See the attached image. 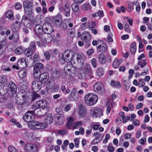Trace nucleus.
<instances>
[{
	"label": "nucleus",
	"mask_w": 152,
	"mask_h": 152,
	"mask_svg": "<svg viewBox=\"0 0 152 152\" xmlns=\"http://www.w3.org/2000/svg\"><path fill=\"white\" fill-rule=\"evenodd\" d=\"M32 112L31 110L28 111L23 117V118L25 121L28 122V127L33 129H40L44 128L45 126V124L33 120L34 115Z\"/></svg>",
	"instance_id": "nucleus-1"
},
{
	"label": "nucleus",
	"mask_w": 152,
	"mask_h": 152,
	"mask_svg": "<svg viewBox=\"0 0 152 152\" xmlns=\"http://www.w3.org/2000/svg\"><path fill=\"white\" fill-rule=\"evenodd\" d=\"M75 53L72 50H66L63 53H60L59 55V59L60 61H62V63H64L65 62L69 63L73 59Z\"/></svg>",
	"instance_id": "nucleus-2"
},
{
	"label": "nucleus",
	"mask_w": 152,
	"mask_h": 152,
	"mask_svg": "<svg viewBox=\"0 0 152 152\" xmlns=\"http://www.w3.org/2000/svg\"><path fill=\"white\" fill-rule=\"evenodd\" d=\"M98 99L97 96L91 93L87 94L85 98L86 104L89 106H92L96 103Z\"/></svg>",
	"instance_id": "nucleus-3"
},
{
	"label": "nucleus",
	"mask_w": 152,
	"mask_h": 152,
	"mask_svg": "<svg viewBox=\"0 0 152 152\" xmlns=\"http://www.w3.org/2000/svg\"><path fill=\"white\" fill-rule=\"evenodd\" d=\"M21 23L24 26L30 29L32 28L33 25H34L36 26L38 25L35 20H34L32 23L31 21L25 15H24L22 17Z\"/></svg>",
	"instance_id": "nucleus-4"
},
{
	"label": "nucleus",
	"mask_w": 152,
	"mask_h": 152,
	"mask_svg": "<svg viewBox=\"0 0 152 152\" xmlns=\"http://www.w3.org/2000/svg\"><path fill=\"white\" fill-rule=\"evenodd\" d=\"M94 91L96 93L99 94H103L104 92V89L101 82H98L94 84Z\"/></svg>",
	"instance_id": "nucleus-5"
},
{
	"label": "nucleus",
	"mask_w": 152,
	"mask_h": 152,
	"mask_svg": "<svg viewBox=\"0 0 152 152\" xmlns=\"http://www.w3.org/2000/svg\"><path fill=\"white\" fill-rule=\"evenodd\" d=\"M40 40L42 43H49L52 40V37L50 34L44 33L42 34L40 37Z\"/></svg>",
	"instance_id": "nucleus-6"
},
{
	"label": "nucleus",
	"mask_w": 152,
	"mask_h": 152,
	"mask_svg": "<svg viewBox=\"0 0 152 152\" xmlns=\"http://www.w3.org/2000/svg\"><path fill=\"white\" fill-rule=\"evenodd\" d=\"M39 80L40 82L43 84H48L49 83L50 81L48 73L44 72L40 74Z\"/></svg>",
	"instance_id": "nucleus-7"
},
{
	"label": "nucleus",
	"mask_w": 152,
	"mask_h": 152,
	"mask_svg": "<svg viewBox=\"0 0 152 152\" xmlns=\"http://www.w3.org/2000/svg\"><path fill=\"white\" fill-rule=\"evenodd\" d=\"M43 29L45 33L50 34L54 31L52 26L50 23L46 22L43 25Z\"/></svg>",
	"instance_id": "nucleus-8"
},
{
	"label": "nucleus",
	"mask_w": 152,
	"mask_h": 152,
	"mask_svg": "<svg viewBox=\"0 0 152 152\" xmlns=\"http://www.w3.org/2000/svg\"><path fill=\"white\" fill-rule=\"evenodd\" d=\"M25 98L28 99L30 101H34L35 99L39 97V95L33 93L31 92H27L24 96Z\"/></svg>",
	"instance_id": "nucleus-9"
},
{
	"label": "nucleus",
	"mask_w": 152,
	"mask_h": 152,
	"mask_svg": "<svg viewBox=\"0 0 152 152\" xmlns=\"http://www.w3.org/2000/svg\"><path fill=\"white\" fill-rule=\"evenodd\" d=\"M91 112L93 113L92 116L94 118L99 117L103 115L102 110L99 108L95 107L91 110Z\"/></svg>",
	"instance_id": "nucleus-10"
},
{
	"label": "nucleus",
	"mask_w": 152,
	"mask_h": 152,
	"mask_svg": "<svg viewBox=\"0 0 152 152\" xmlns=\"http://www.w3.org/2000/svg\"><path fill=\"white\" fill-rule=\"evenodd\" d=\"M42 83L38 81H34L32 83V88L34 92H37L41 89Z\"/></svg>",
	"instance_id": "nucleus-11"
},
{
	"label": "nucleus",
	"mask_w": 152,
	"mask_h": 152,
	"mask_svg": "<svg viewBox=\"0 0 152 152\" xmlns=\"http://www.w3.org/2000/svg\"><path fill=\"white\" fill-rule=\"evenodd\" d=\"M54 23L55 26L61 27L62 24L61 16L60 14H58L53 18Z\"/></svg>",
	"instance_id": "nucleus-12"
},
{
	"label": "nucleus",
	"mask_w": 152,
	"mask_h": 152,
	"mask_svg": "<svg viewBox=\"0 0 152 152\" xmlns=\"http://www.w3.org/2000/svg\"><path fill=\"white\" fill-rule=\"evenodd\" d=\"M26 151L28 152H37L38 151V148L35 146L34 148L33 145L31 144H28L25 146Z\"/></svg>",
	"instance_id": "nucleus-13"
},
{
	"label": "nucleus",
	"mask_w": 152,
	"mask_h": 152,
	"mask_svg": "<svg viewBox=\"0 0 152 152\" xmlns=\"http://www.w3.org/2000/svg\"><path fill=\"white\" fill-rule=\"evenodd\" d=\"M91 37V35L89 33L84 31L82 33L81 39L83 41L87 42L90 40Z\"/></svg>",
	"instance_id": "nucleus-14"
},
{
	"label": "nucleus",
	"mask_w": 152,
	"mask_h": 152,
	"mask_svg": "<svg viewBox=\"0 0 152 152\" xmlns=\"http://www.w3.org/2000/svg\"><path fill=\"white\" fill-rule=\"evenodd\" d=\"M37 104L39 107L42 108V110H43L47 108L48 105V103L45 100H42L37 101Z\"/></svg>",
	"instance_id": "nucleus-15"
},
{
	"label": "nucleus",
	"mask_w": 152,
	"mask_h": 152,
	"mask_svg": "<svg viewBox=\"0 0 152 152\" xmlns=\"http://www.w3.org/2000/svg\"><path fill=\"white\" fill-rule=\"evenodd\" d=\"M79 115L80 118H83L86 116L87 113V110L85 107L83 105L81 104L79 107Z\"/></svg>",
	"instance_id": "nucleus-16"
},
{
	"label": "nucleus",
	"mask_w": 152,
	"mask_h": 152,
	"mask_svg": "<svg viewBox=\"0 0 152 152\" xmlns=\"http://www.w3.org/2000/svg\"><path fill=\"white\" fill-rule=\"evenodd\" d=\"M76 67L77 68L80 69L83 67L84 64V61L83 58L80 55H77V57Z\"/></svg>",
	"instance_id": "nucleus-17"
},
{
	"label": "nucleus",
	"mask_w": 152,
	"mask_h": 152,
	"mask_svg": "<svg viewBox=\"0 0 152 152\" xmlns=\"http://www.w3.org/2000/svg\"><path fill=\"white\" fill-rule=\"evenodd\" d=\"M18 66L19 68L24 69L25 68L27 65L26 60L24 58L20 59L18 62Z\"/></svg>",
	"instance_id": "nucleus-18"
},
{
	"label": "nucleus",
	"mask_w": 152,
	"mask_h": 152,
	"mask_svg": "<svg viewBox=\"0 0 152 152\" xmlns=\"http://www.w3.org/2000/svg\"><path fill=\"white\" fill-rule=\"evenodd\" d=\"M76 92L77 88H74L68 96V98L70 101H74L75 100Z\"/></svg>",
	"instance_id": "nucleus-19"
},
{
	"label": "nucleus",
	"mask_w": 152,
	"mask_h": 152,
	"mask_svg": "<svg viewBox=\"0 0 152 152\" xmlns=\"http://www.w3.org/2000/svg\"><path fill=\"white\" fill-rule=\"evenodd\" d=\"M24 9H32L33 7V3L28 0H25L23 3Z\"/></svg>",
	"instance_id": "nucleus-20"
},
{
	"label": "nucleus",
	"mask_w": 152,
	"mask_h": 152,
	"mask_svg": "<svg viewBox=\"0 0 152 152\" xmlns=\"http://www.w3.org/2000/svg\"><path fill=\"white\" fill-rule=\"evenodd\" d=\"M23 96L20 98L19 97H16V103L18 105L17 107L19 110H21V108H20L19 106H21V107H22L24 103V100Z\"/></svg>",
	"instance_id": "nucleus-21"
},
{
	"label": "nucleus",
	"mask_w": 152,
	"mask_h": 152,
	"mask_svg": "<svg viewBox=\"0 0 152 152\" xmlns=\"http://www.w3.org/2000/svg\"><path fill=\"white\" fill-rule=\"evenodd\" d=\"M43 110H42V109L41 110L40 108H36L34 110H32V111L33 114H35L38 116H40L44 115L45 114V113H42V111H43Z\"/></svg>",
	"instance_id": "nucleus-22"
},
{
	"label": "nucleus",
	"mask_w": 152,
	"mask_h": 152,
	"mask_svg": "<svg viewBox=\"0 0 152 152\" xmlns=\"http://www.w3.org/2000/svg\"><path fill=\"white\" fill-rule=\"evenodd\" d=\"M20 26V23L18 21H16L15 23L13 24L12 27V30L13 32H17L19 29Z\"/></svg>",
	"instance_id": "nucleus-23"
},
{
	"label": "nucleus",
	"mask_w": 152,
	"mask_h": 152,
	"mask_svg": "<svg viewBox=\"0 0 152 152\" xmlns=\"http://www.w3.org/2000/svg\"><path fill=\"white\" fill-rule=\"evenodd\" d=\"M43 65L42 64L37 63L34 66V70L37 71L41 73V71L43 69Z\"/></svg>",
	"instance_id": "nucleus-24"
},
{
	"label": "nucleus",
	"mask_w": 152,
	"mask_h": 152,
	"mask_svg": "<svg viewBox=\"0 0 152 152\" xmlns=\"http://www.w3.org/2000/svg\"><path fill=\"white\" fill-rule=\"evenodd\" d=\"M97 50L101 52H104L107 50V47L106 44L104 43H102L99 45L97 47Z\"/></svg>",
	"instance_id": "nucleus-25"
},
{
	"label": "nucleus",
	"mask_w": 152,
	"mask_h": 152,
	"mask_svg": "<svg viewBox=\"0 0 152 152\" xmlns=\"http://www.w3.org/2000/svg\"><path fill=\"white\" fill-rule=\"evenodd\" d=\"M64 11L65 12V15L66 17H69L70 15V7L68 3H66L64 6Z\"/></svg>",
	"instance_id": "nucleus-26"
},
{
	"label": "nucleus",
	"mask_w": 152,
	"mask_h": 152,
	"mask_svg": "<svg viewBox=\"0 0 152 152\" xmlns=\"http://www.w3.org/2000/svg\"><path fill=\"white\" fill-rule=\"evenodd\" d=\"M45 122L47 124H51L53 120L52 114L51 113L48 114L45 118Z\"/></svg>",
	"instance_id": "nucleus-27"
},
{
	"label": "nucleus",
	"mask_w": 152,
	"mask_h": 152,
	"mask_svg": "<svg viewBox=\"0 0 152 152\" xmlns=\"http://www.w3.org/2000/svg\"><path fill=\"white\" fill-rule=\"evenodd\" d=\"M10 87V91L12 92L13 94L15 93L17 90V87L15 83L12 81H11L10 82L9 86Z\"/></svg>",
	"instance_id": "nucleus-28"
},
{
	"label": "nucleus",
	"mask_w": 152,
	"mask_h": 152,
	"mask_svg": "<svg viewBox=\"0 0 152 152\" xmlns=\"http://www.w3.org/2000/svg\"><path fill=\"white\" fill-rule=\"evenodd\" d=\"M136 45L135 42H133L130 45V51L132 55H134L136 51Z\"/></svg>",
	"instance_id": "nucleus-29"
},
{
	"label": "nucleus",
	"mask_w": 152,
	"mask_h": 152,
	"mask_svg": "<svg viewBox=\"0 0 152 152\" xmlns=\"http://www.w3.org/2000/svg\"><path fill=\"white\" fill-rule=\"evenodd\" d=\"M43 30V26L42 27L39 25L35 27L34 30L37 35L40 34L42 32Z\"/></svg>",
	"instance_id": "nucleus-30"
},
{
	"label": "nucleus",
	"mask_w": 152,
	"mask_h": 152,
	"mask_svg": "<svg viewBox=\"0 0 152 152\" xmlns=\"http://www.w3.org/2000/svg\"><path fill=\"white\" fill-rule=\"evenodd\" d=\"M119 115L122 118L123 123H125L128 121L130 117L127 116H125L124 113L120 112L119 113Z\"/></svg>",
	"instance_id": "nucleus-31"
},
{
	"label": "nucleus",
	"mask_w": 152,
	"mask_h": 152,
	"mask_svg": "<svg viewBox=\"0 0 152 152\" xmlns=\"http://www.w3.org/2000/svg\"><path fill=\"white\" fill-rule=\"evenodd\" d=\"M77 73L76 69L74 67L72 68V69L69 71H68V73L66 74L70 77H73L76 75Z\"/></svg>",
	"instance_id": "nucleus-32"
},
{
	"label": "nucleus",
	"mask_w": 152,
	"mask_h": 152,
	"mask_svg": "<svg viewBox=\"0 0 152 152\" xmlns=\"http://www.w3.org/2000/svg\"><path fill=\"white\" fill-rule=\"evenodd\" d=\"M122 62V61L121 59L119 60L118 59H115L113 63V67L115 68H118L120 64Z\"/></svg>",
	"instance_id": "nucleus-33"
},
{
	"label": "nucleus",
	"mask_w": 152,
	"mask_h": 152,
	"mask_svg": "<svg viewBox=\"0 0 152 152\" xmlns=\"http://www.w3.org/2000/svg\"><path fill=\"white\" fill-rule=\"evenodd\" d=\"M99 61L102 64H104L106 61V60L104 54L101 53L99 56Z\"/></svg>",
	"instance_id": "nucleus-34"
},
{
	"label": "nucleus",
	"mask_w": 152,
	"mask_h": 152,
	"mask_svg": "<svg viewBox=\"0 0 152 152\" xmlns=\"http://www.w3.org/2000/svg\"><path fill=\"white\" fill-rule=\"evenodd\" d=\"M34 53H35L34 52L28 48L25 49L24 52L25 55L27 57H30Z\"/></svg>",
	"instance_id": "nucleus-35"
},
{
	"label": "nucleus",
	"mask_w": 152,
	"mask_h": 152,
	"mask_svg": "<svg viewBox=\"0 0 152 152\" xmlns=\"http://www.w3.org/2000/svg\"><path fill=\"white\" fill-rule=\"evenodd\" d=\"M56 117L57 120V122L59 123V124H63L64 123V118L62 115L57 114Z\"/></svg>",
	"instance_id": "nucleus-36"
},
{
	"label": "nucleus",
	"mask_w": 152,
	"mask_h": 152,
	"mask_svg": "<svg viewBox=\"0 0 152 152\" xmlns=\"http://www.w3.org/2000/svg\"><path fill=\"white\" fill-rule=\"evenodd\" d=\"M28 48L35 52L36 50V43L34 41H31L30 44Z\"/></svg>",
	"instance_id": "nucleus-37"
},
{
	"label": "nucleus",
	"mask_w": 152,
	"mask_h": 152,
	"mask_svg": "<svg viewBox=\"0 0 152 152\" xmlns=\"http://www.w3.org/2000/svg\"><path fill=\"white\" fill-rule=\"evenodd\" d=\"M6 16L10 20H13L14 18L12 11L11 10H8L6 14Z\"/></svg>",
	"instance_id": "nucleus-38"
},
{
	"label": "nucleus",
	"mask_w": 152,
	"mask_h": 152,
	"mask_svg": "<svg viewBox=\"0 0 152 152\" xmlns=\"http://www.w3.org/2000/svg\"><path fill=\"white\" fill-rule=\"evenodd\" d=\"M104 70L103 68L102 67H99L97 70V74L99 77H101L103 75Z\"/></svg>",
	"instance_id": "nucleus-39"
},
{
	"label": "nucleus",
	"mask_w": 152,
	"mask_h": 152,
	"mask_svg": "<svg viewBox=\"0 0 152 152\" xmlns=\"http://www.w3.org/2000/svg\"><path fill=\"white\" fill-rule=\"evenodd\" d=\"M73 67V66L70 64H67V65H66L64 69V71L65 74H66V73H68V71H69Z\"/></svg>",
	"instance_id": "nucleus-40"
},
{
	"label": "nucleus",
	"mask_w": 152,
	"mask_h": 152,
	"mask_svg": "<svg viewBox=\"0 0 152 152\" xmlns=\"http://www.w3.org/2000/svg\"><path fill=\"white\" fill-rule=\"evenodd\" d=\"M72 8L74 12H77L79 9V7L76 3H73L71 5Z\"/></svg>",
	"instance_id": "nucleus-41"
},
{
	"label": "nucleus",
	"mask_w": 152,
	"mask_h": 152,
	"mask_svg": "<svg viewBox=\"0 0 152 152\" xmlns=\"http://www.w3.org/2000/svg\"><path fill=\"white\" fill-rule=\"evenodd\" d=\"M146 61V59L140 60L138 62L137 64L138 65H140L141 68H142L146 65L147 64Z\"/></svg>",
	"instance_id": "nucleus-42"
},
{
	"label": "nucleus",
	"mask_w": 152,
	"mask_h": 152,
	"mask_svg": "<svg viewBox=\"0 0 152 152\" xmlns=\"http://www.w3.org/2000/svg\"><path fill=\"white\" fill-rule=\"evenodd\" d=\"M24 49L23 48L21 47H19L16 48L15 49V53L18 54H22L23 52Z\"/></svg>",
	"instance_id": "nucleus-43"
},
{
	"label": "nucleus",
	"mask_w": 152,
	"mask_h": 152,
	"mask_svg": "<svg viewBox=\"0 0 152 152\" xmlns=\"http://www.w3.org/2000/svg\"><path fill=\"white\" fill-rule=\"evenodd\" d=\"M111 85L112 86L119 88L121 86V85L119 82L113 81L111 83Z\"/></svg>",
	"instance_id": "nucleus-44"
},
{
	"label": "nucleus",
	"mask_w": 152,
	"mask_h": 152,
	"mask_svg": "<svg viewBox=\"0 0 152 152\" xmlns=\"http://www.w3.org/2000/svg\"><path fill=\"white\" fill-rule=\"evenodd\" d=\"M61 88L62 92L65 94H68L71 91L70 90L69 88H67L66 89L65 86L64 85L62 86Z\"/></svg>",
	"instance_id": "nucleus-45"
},
{
	"label": "nucleus",
	"mask_w": 152,
	"mask_h": 152,
	"mask_svg": "<svg viewBox=\"0 0 152 152\" xmlns=\"http://www.w3.org/2000/svg\"><path fill=\"white\" fill-rule=\"evenodd\" d=\"M90 7L89 4H85L82 5V9L84 10H88L91 9Z\"/></svg>",
	"instance_id": "nucleus-46"
},
{
	"label": "nucleus",
	"mask_w": 152,
	"mask_h": 152,
	"mask_svg": "<svg viewBox=\"0 0 152 152\" xmlns=\"http://www.w3.org/2000/svg\"><path fill=\"white\" fill-rule=\"evenodd\" d=\"M90 26V24L89 22H86L82 23L81 25V27L82 29H85L88 27Z\"/></svg>",
	"instance_id": "nucleus-47"
},
{
	"label": "nucleus",
	"mask_w": 152,
	"mask_h": 152,
	"mask_svg": "<svg viewBox=\"0 0 152 152\" xmlns=\"http://www.w3.org/2000/svg\"><path fill=\"white\" fill-rule=\"evenodd\" d=\"M26 75V72L25 71H20L18 73V75L19 77L21 78H23L25 77Z\"/></svg>",
	"instance_id": "nucleus-48"
},
{
	"label": "nucleus",
	"mask_w": 152,
	"mask_h": 152,
	"mask_svg": "<svg viewBox=\"0 0 152 152\" xmlns=\"http://www.w3.org/2000/svg\"><path fill=\"white\" fill-rule=\"evenodd\" d=\"M9 152H18L17 149L12 145H9L8 147Z\"/></svg>",
	"instance_id": "nucleus-49"
},
{
	"label": "nucleus",
	"mask_w": 152,
	"mask_h": 152,
	"mask_svg": "<svg viewBox=\"0 0 152 152\" xmlns=\"http://www.w3.org/2000/svg\"><path fill=\"white\" fill-rule=\"evenodd\" d=\"M85 71L88 73H91L92 72L90 66L88 63H86L85 64Z\"/></svg>",
	"instance_id": "nucleus-50"
},
{
	"label": "nucleus",
	"mask_w": 152,
	"mask_h": 152,
	"mask_svg": "<svg viewBox=\"0 0 152 152\" xmlns=\"http://www.w3.org/2000/svg\"><path fill=\"white\" fill-rule=\"evenodd\" d=\"M32 9H24V12L25 14L28 15H31L32 13Z\"/></svg>",
	"instance_id": "nucleus-51"
},
{
	"label": "nucleus",
	"mask_w": 152,
	"mask_h": 152,
	"mask_svg": "<svg viewBox=\"0 0 152 152\" xmlns=\"http://www.w3.org/2000/svg\"><path fill=\"white\" fill-rule=\"evenodd\" d=\"M68 35L71 37H73L75 35L74 30V28H70L68 30Z\"/></svg>",
	"instance_id": "nucleus-52"
},
{
	"label": "nucleus",
	"mask_w": 152,
	"mask_h": 152,
	"mask_svg": "<svg viewBox=\"0 0 152 152\" xmlns=\"http://www.w3.org/2000/svg\"><path fill=\"white\" fill-rule=\"evenodd\" d=\"M41 74V73H39V71H37L34 70L33 75L34 77L36 79H37L39 78Z\"/></svg>",
	"instance_id": "nucleus-53"
},
{
	"label": "nucleus",
	"mask_w": 152,
	"mask_h": 152,
	"mask_svg": "<svg viewBox=\"0 0 152 152\" xmlns=\"http://www.w3.org/2000/svg\"><path fill=\"white\" fill-rule=\"evenodd\" d=\"M83 123L82 121H80L76 122L73 126V129H75L77 127H79L82 125Z\"/></svg>",
	"instance_id": "nucleus-54"
},
{
	"label": "nucleus",
	"mask_w": 152,
	"mask_h": 152,
	"mask_svg": "<svg viewBox=\"0 0 152 152\" xmlns=\"http://www.w3.org/2000/svg\"><path fill=\"white\" fill-rule=\"evenodd\" d=\"M93 78L92 72L91 73H86L85 79L88 80Z\"/></svg>",
	"instance_id": "nucleus-55"
},
{
	"label": "nucleus",
	"mask_w": 152,
	"mask_h": 152,
	"mask_svg": "<svg viewBox=\"0 0 152 152\" xmlns=\"http://www.w3.org/2000/svg\"><path fill=\"white\" fill-rule=\"evenodd\" d=\"M91 63L93 67L95 68L96 67V61L95 58H93L91 61Z\"/></svg>",
	"instance_id": "nucleus-56"
},
{
	"label": "nucleus",
	"mask_w": 152,
	"mask_h": 152,
	"mask_svg": "<svg viewBox=\"0 0 152 152\" xmlns=\"http://www.w3.org/2000/svg\"><path fill=\"white\" fill-rule=\"evenodd\" d=\"M136 3H132V2H129L128 5V7L130 9V11H132L134 9V5L136 4Z\"/></svg>",
	"instance_id": "nucleus-57"
},
{
	"label": "nucleus",
	"mask_w": 152,
	"mask_h": 152,
	"mask_svg": "<svg viewBox=\"0 0 152 152\" xmlns=\"http://www.w3.org/2000/svg\"><path fill=\"white\" fill-rule=\"evenodd\" d=\"M145 83L144 82L143 79H141L139 81L138 85L139 87H142L145 85Z\"/></svg>",
	"instance_id": "nucleus-58"
},
{
	"label": "nucleus",
	"mask_w": 152,
	"mask_h": 152,
	"mask_svg": "<svg viewBox=\"0 0 152 152\" xmlns=\"http://www.w3.org/2000/svg\"><path fill=\"white\" fill-rule=\"evenodd\" d=\"M86 73L84 72L79 74V77L80 79H85Z\"/></svg>",
	"instance_id": "nucleus-59"
},
{
	"label": "nucleus",
	"mask_w": 152,
	"mask_h": 152,
	"mask_svg": "<svg viewBox=\"0 0 152 152\" xmlns=\"http://www.w3.org/2000/svg\"><path fill=\"white\" fill-rule=\"evenodd\" d=\"M67 131L65 129H62L59 130L58 132V133L61 135H65L67 133Z\"/></svg>",
	"instance_id": "nucleus-60"
},
{
	"label": "nucleus",
	"mask_w": 152,
	"mask_h": 152,
	"mask_svg": "<svg viewBox=\"0 0 152 152\" xmlns=\"http://www.w3.org/2000/svg\"><path fill=\"white\" fill-rule=\"evenodd\" d=\"M94 50L93 49L91 48L89 49L87 52V54L88 56L91 55L94 53Z\"/></svg>",
	"instance_id": "nucleus-61"
},
{
	"label": "nucleus",
	"mask_w": 152,
	"mask_h": 152,
	"mask_svg": "<svg viewBox=\"0 0 152 152\" xmlns=\"http://www.w3.org/2000/svg\"><path fill=\"white\" fill-rule=\"evenodd\" d=\"M44 56L47 60H49L50 59V53L48 51H46L44 54Z\"/></svg>",
	"instance_id": "nucleus-62"
},
{
	"label": "nucleus",
	"mask_w": 152,
	"mask_h": 152,
	"mask_svg": "<svg viewBox=\"0 0 152 152\" xmlns=\"http://www.w3.org/2000/svg\"><path fill=\"white\" fill-rule=\"evenodd\" d=\"M129 79L131 78L133 75V74L134 73V70L133 69H130L129 70Z\"/></svg>",
	"instance_id": "nucleus-63"
},
{
	"label": "nucleus",
	"mask_w": 152,
	"mask_h": 152,
	"mask_svg": "<svg viewBox=\"0 0 152 152\" xmlns=\"http://www.w3.org/2000/svg\"><path fill=\"white\" fill-rule=\"evenodd\" d=\"M113 36L112 34L110 33L108 34L107 36V38L108 41L110 42H112L113 41V40L112 38V37Z\"/></svg>",
	"instance_id": "nucleus-64"
}]
</instances>
